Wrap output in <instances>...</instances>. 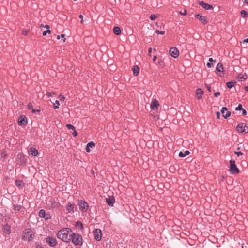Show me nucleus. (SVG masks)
Here are the masks:
<instances>
[{"mask_svg":"<svg viewBox=\"0 0 248 248\" xmlns=\"http://www.w3.org/2000/svg\"><path fill=\"white\" fill-rule=\"evenodd\" d=\"M71 230L68 228H63L60 230L57 233L58 237L63 242L68 243L71 241Z\"/></svg>","mask_w":248,"mask_h":248,"instance_id":"nucleus-1","label":"nucleus"},{"mask_svg":"<svg viewBox=\"0 0 248 248\" xmlns=\"http://www.w3.org/2000/svg\"><path fill=\"white\" fill-rule=\"evenodd\" d=\"M71 240L75 245L81 246L82 245V237L81 235L71 232Z\"/></svg>","mask_w":248,"mask_h":248,"instance_id":"nucleus-2","label":"nucleus"},{"mask_svg":"<svg viewBox=\"0 0 248 248\" xmlns=\"http://www.w3.org/2000/svg\"><path fill=\"white\" fill-rule=\"evenodd\" d=\"M33 234V232L30 229H26L24 232L22 238L25 240L31 241Z\"/></svg>","mask_w":248,"mask_h":248,"instance_id":"nucleus-3","label":"nucleus"},{"mask_svg":"<svg viewBox=\"0 0 248 248\" xmlns=\"http://www.w3.org/2000/svg\"><path fill=\"white\" fill-rule=\"evenodd\" d=\"M230 171L232 174L238 173L239 172V170L237 168L234 160L230 161Z\"/></svg>","mask_w":248,"mask_h":248,"instance_id":"nucleus-4","label":"nucleus"},{"mask_svg":"<svg viewBox=\"0 0 248 248\" xmlns=\"http://www.w3.org/2000/svg\"><path fill=\"white\" fill-rule=\"evenodd\" d=\"M236 130L239 132L247 133L248 132V124H240L237 126Z\"/></svg>","mask_w":248,"mask_h":248,"instance_id":"nucleus-5","label":"nucleus"},{"mask_svg":"<svg viewBox=\"0 0 248 248\" xmlns=\"http://www.w3.org/2000/svg\"><path fill=\"white\" fill-rule=\"evenodd\" d=\"M78 205L80 210L82 212H86L89 208L88 204L84 201L80 200L78 201Z\"/></svg>","mask_w":248,"mask_h":248,"instance_id":"nucleus-6","label":"nucleus"},{"mask_svg":"<svg viewBox=\"0 0 248 248\" xmlns=\"http://www.w3.org/2000/svg\"><path fill=\"white\" fill-rule=\"evenodd\" d=\"M46 242L50 247H54L57 244L56 239L52 237H48L46 238Z\"/></svg>","mask_w":248,"mask_h":248,"instance_id":"nucleus-7","label":"nucleus"},{"mask_svg":"<svg viewBox=\"0 0 248 248\" xmlns=\"http://www.w3.org/2000/svg\"><path fill=\"white\" fill-rule=\"evenodd\" d=\"M94 238L96 241H100L102 237V232L100 229H96L93 232Z\"/></svg>","mask_w":248,"mask_h":248,"instance_id":"nucleus-8","label":"nucleus"},{"mask_svg":"<svg viewBox=\"0 0 248 248\" xmlns=\"http://www.w3.org/2000/svg\"><path fill=\"white\" fill-rule=\"evenodd\" d=\"M170 54L173 58H177L179 54L178 50L176 47H171L170 49Z\"/></svg>","mask_w":248,"mask_h":248,"instance_id":"nucleus-9","label":"nucleus"},{"mask_svg":"<svg viewBox=\"0 0 248 248\" xmlns=\"http://www.w3.org/2000/svg\"><path fill=\"white\" fill-rule=\"evenodd\" d=\"M221 112L222 114L223 117L226 119L231 115V112L228 111L227 108L223 107L221 108Z\"/></svg>","mask_w":248,"mask_h":248,"instance_id":"nucleus-10","label":"nucleus"},{"mask_svg":"<svg viewBox=\"0 0 248 248\" xmlns=\"http://www.w3.org/2000/svg\"><path fill=\"white\" fill-rule=\"evenodd\" d=\"M195 17L199 19L203 24H206L208 22V20L207 18L204 16L201 15L200 14H196L195 15Z\"/></svg>","mask_w":248,"mask_h":248,"instance_id":"nucleus-11","label":"nucleus"},{"mask_svg":"<svg viewBox=\"0 0 248 248\" xmlns=\"http://www.w3.org/2000/svg\"><path fill=\"white\" fill-rule=\"evenodd\" d=\"M199 4L206 10H211L213 9V6L212 5L205 3L203 1L199 2Z\"/></svg>","mask_w":248,"mask_h":248,"instance_id":"nucleus-12","label":"nucleus"},{"mask_svg":"<svg viewBox=\"0 0 248 248\" xmlns=\"http://www.w3.org/2000/svg\"><path fill=\"white\" fill-rule=\"evenodd\" d=\"M74 204L71 203H68L66 205V210L69 213H72L74 212Z\"/></svg>","mask_w":248,"mask_h":248,"instance_id":"nucleus-13","label":"nucleus"},{"mask_svg":"<svg viewBox=\"0 0 248 248\" xmlns=\"http://www.w3.org/2000/svg\"><path fill=\"white\" fill-rule=\"evenodd\" d=\"M18 124L19 125H24L26 124L25 117L20 116L18 120Z\"/></svg>","mask_w":248,"mask_h":248,"instance_id":"nucleus-14","label":"nucleus"},{"mask_svg":"<svg viewBox=\"0 0 248 248\" xmlns=\"http://www.w3.org/2000/svg\"><path fill=\"white\" fill-rule=\"evenodd\" d=\"M159 106V103L156 100H153L150 105L151 108L152 109H155V108H157Z\"/></svg>","mask_w":248,"mask_h":248,"instance_id":"nucleus-15","label":"nucleus"},{"mask_svg":"<svg viewBox=\"0 0 248 248\" xmlns=\"http://www.w3.org/2000/svg\"><path fill=\"white\" fill-rule=\"evenodd\" d=\"M196 94L197 95V98L198 99H201L202 98V95L203 94V92L201 89L198 88L196 90Z\"/></svg>","mask_w":248,"mask_h":248,"instance_id":"nucleus-16","label":"nucleus"},{"mask_svg":"<svg viewBox=\"0 0 248 248\" xmlns=\"http://www.w3.org/2000/svg\"><path fill=\"white\" fill-rule=\"evenodd\" d=\"M247 75L246 74H239L237 77V78L238 79V81H244L245 80H246L247 78Z\"/></svg>","mask_w":248,"mask_h":248,"instance_id":"nucleus-17","label":"nucleus"},{"mask_svg":"<svg viewBox=\"0 0 248 248\" xmlns=\"http://www.w3.org/2000/svg\"><path fill=\"white\" fill-rule=\"evenodd\" d=\"M3 232L6 234H10L11 232L10 227L7 224L4 225L3 228Z\"/></svg>","mask_w":248,"mask_h":248,"instance_id":"nucleus-18","label":"nucleus"},{"mask_svg":"<svg viewBox=\"0 0 248 248\" xmlns=\"http://www.w3.org/2000/svg\"><path fill=\"white\" fill-rule=\"evenodd\" d=\"M95 146V144L93 142H90L89 143H88L86 147V151L87 152H90V148H92L93 147H94Z\"/></svg>","mask_w":248,"mask_h":248,"instance_id":"nucleus-19","label":"nucleus"},{"mask_svg":"<svg viewBox=\"0 0 248 248\" xmlns=\"http://www.w3.org/2000/svg\"><path fill=\"white\" fill-rule=\"evenodd\" d=\"M139 68L138 66H134L132 68V71L134 76H137L139 73Z\"/></svg>","mask_w":248,"mask_h":248,"instance_id":"nucleus-20","label":"nucleus"},{"mask_svg":"<svg viewBox=\"0 0 248 248\" xmlns=\"http://www.w3.org/2000/svg\"><path fill=\"white\" fill-rule=\"evenodd\" d=\"M28 108L30 110H31V112L33 113H34L36 112H40V109L35 110V109H33V106L31 103L28 104Z\"/></svg>","mask_w":248,"mask_h":248,"instance_id":"nucleus-21","label":"nucleus"},{"mask_svg":"<svg viewBox=\"0 0 248 248\" xmlns=\"http://www.w3.org/2000/svg\"><path fill=\"white\" fill-rule=\"evenodd\" d=\"M189 153V151L188 150H186L184 152H180L179 153V156L181 157H184L187 155Z\"/></svg>","mask_w":248,"mask_h":248,"instance_id":"nucleus-22","label":"nucleus"},{"mask_svg":"<svg viewBox=\"0 0 248 248\" xmlns=\"http://www.w3.org/2000/svg\"><path fill=\"white\" fill-rule=\"evenodd\" d=\"M22 208V206L21 205H16L14 204L13 205V210H14L15 211H20Z\"/></svg>","mask_w":248,"mask_h":248,"instance_id":"nucleus-23","label":"nucleus"},{"mask_svg":"<svg viewBox=\"0 0 248 248\" xmlns=\"http://www.w3.org/2000/svg\"><path fill=\"white\" fill-rule=\"evenodd\" d=\"M113 32L115 34L118 35L121 34L120 28L118 27H115L113 30Z\"/></svg>","mask_w":248,"mask_h":248,"instance_id":"nucleus-24","label":"nucleus"},{"mask_svg":"<svg viewBox=\"0 0 248 248\" xmlns=\"http://www.w3.org/2000/svg\"><path fill=\"white\" fill-rule=\"evenodd\" d=\"M106 203L110 205V206H113V204L114 203V199H111V198H106Z\"/></svg>","mask_w":248,"mask_h":248,"instance_id":"nucleus-25","label":"nucleus"},{"mask_svg":"<svg viewBox=\"0 0 248 248\" xmlns=\"http://www.w3.org/2000/svg\"><path fill=\"white\" fill-rule=\"evenodd\" d=\"M223 68V66H222V64L220 63H218L217 64V67H216V70L218 71V72H223V71H222Z\"/></svg>","mask_w":248,"mask_h":248,"instance_id":"nucleus-26","label":"nucleus"},{"mask_svg":"<svg viewBox=\"0 0 248 248\" xmlns=\"http://www.w3.org/2000/svg\"><path fill=\"white\" fill-rule=\"evenodd\" d=\"M30 152H31V154L32 156H36L38 154V151L34 148H31Z\"/></svg>","mask_w":248,"mask_h":248,"instance_id":"nucleus-27","label":"nucleus"},{"mask_svg":"<svg viewBox=\"0 0 248 248\" xmlns=\"http://www.w3.org/2000/svg\"><path fill=\"white\" fill-rule=\"evenodd\" d=\"M45 215H46V213H45V211L43 209H41L39 211V216L40 217H42V218H45Z\"/></svg>","mask_w":248,"mask_h":248,"instance_id":"nucleus-28","label":"nucleus"},{"mask_svg":"<svg viewBox=\"0 0 248 248\" xmlns=\"http://www.w3.org/2000/svg\"><path fill=\"white\" fill-rule=\"evenodd\" d=\"M236 83L235 81H230L227 83L226 85L228 88H232L234 84Z\"/></svg>","mask_w":248,"mask_h":248,"instance_id":"nucleus-29","label":"nucleus"},{"mask_svg":"<svg viewBox=\"0 0 248 248\" xmlns=\"http://www.w3.org/2000/svg\"><path fill=\"white\" fill-rule=\"evenodd\" d=\"M76 226L79 229L82 230L83 228V224L80 222H77L76 224Z\"/></svg>","mask_w":248,"mask_h":248,"instance_id":"nucleus-30","label":"nucleus"},{"mask_svg":"<svg viewBox=\"0 0 248 248\" xmlns=\"http://www.w3.org/2000/svg\"><path fill=\"white\" fill-rule=\"evenodd\" d=\"M241 14L243 17H246L248 16V12H246L245 10H242L241 11Z\"/></svg>","mask_w":248,"mask_h":248,"instance_id":"nucleus-31","label":"nucleus"},{"mask_svg":"<svg viewBox=\"0 0 248 248\" xmlns=\"http://www.w3.org/2000/svg\"><path fill=\"white\" fill-rule=\"evenodd\" d=\"M60 105L59 102L58 100L55 101V103L54 104V106L53 107V108L54 109L58 108H59V106Z\"/></svg>","mask_w":248,"mask_h":248,"instance_id":"nucleus-32","label":"nucleus"},{"mask_svg":"<svg viewBox=\"0 0 248 248\" xmlns=\"http://www.w3.org/2000/svg\"><path fill=\"white\" fill-rule=\"evenodd\" d=\"M54 94H55V93L53 92H47V93H46V95L48 97H52Z\"/></svg>","mask_w":248,"mask_h":248,"instance_id":"nucleus-33","label":"nucleus"},{"mask_svg":"<svg viewBox=\"0 0 248 248\" xmlns=\"http://www.w3.org/2000/svg\"><path fill=\"white\" fill-rule=\"evenodd\" d=\"M66 127L68 129H72V130H74L75 129V127L74 126H73L71 124H66Z\"/></svg>","mask_w":248,"mask_h":248,"instance_id":"nucleus-34","label":"nucleus"},{"mask_svg":"<svg viewBox=\"0 0 248 248\" xmlns=\"http://www.w3.org/2000/svg\"><path fill=\"white\" fill-rule=\"evenodd\" d=\"M243 109L241 104H239L238 106L235 108L236 110H240Z\"/></svg>","mask_w":248,"mask_h":248,"instance_id":"nucleus-35","label":"nucleus"},{"mask_svg":"<svg viewBox=\"0 0 248 248\" xmlns=\"http://www.w3.org/2000/svg\"><path fill=\"white\" fill-rule=\"evenodd\" d=\"M51 31L50 30H47L46 31H44L43 32V35L45 36L47 33H50Z\"/></svg>","mask_w":248,"mask_h":248,"instance_id":"nucleus-36","label":"nucleus"},{"mask_svg":"<svg viewBox=\"0 0 248 248\" xmlns=\"http://www.w3.org/2000/svg\"><path fill=\"white\" fill-rule=\"evenodd\" d=\"M150 18L152 20H154L156 18V16L155 15H151L150 16Z\"/></svg>","mask_w":248,"mask_h":248,"instance_id":"nucleus-37","label":"nucleus"},{"mask_svg":"<svg viewBox=\"0 0 248 248\" xmlns=\"http://www.w3.org/2000/svg\"><path fill=\"white\" fill-rule=\"evenodd\" d=\"M156 33L157 34H165V31H159V30L156 31Z\"/></svg>","mask_w":248,"mask_h":248,"instance_id":"nucleus-38","label":"nucleus"},{"mask_svg":"<svg viewBox=\"0 0 248 248\" xmlns=\"http://www.w3.org/2000/svg\"><path fill=\"white\" fill-rule=\"evenodd\" d=\"M179 13H180V14H181V15H182L185 16V15H186L187 12H186V10H185H185H184V12L180 11V12H179Z\"/></svg>","mask_w":248,"mask_h":248,"instance_id":"nucleus-39","label":"nucleus"},{"mask_svg":"<svg viewBox=\"0 0 248 248\" xmlns=\"http://www.w3.org/2000/svg\"><path fill=\"white\" fill-rule=\"evenodd\" d=\"M234 154L237 155V156H239L240 155H242L243 153L241 152H234Z\"/></svg>","mask_w":248,"mask_h":248,"instance_id":"nucleus-40","label":"nucleus"},{"mask_svg":"<svg viewBox=\"0 0 248 248\" xmlns=\"http://www.w3.org/2000/svg\"><path fill=\"white\" fill-rule=\"evenodd\" d=\"M22 182L21 181H16V185L17 186H20L22 185Z\"/></svg>","mask_w":248,"mask_h":248,"instance_id":"nucleus-41","label":"nucleus"},{"mask_svg":"<svg viewBox=\"0 0 248 248\" xmlns=\"http://www.w3.org/2000/svg\"><path fill=\"white\" fill-rule=\"evenodd\" d=\"M59 98L60 100H61V101H64L65 99V97L61 95L59 96Z\"/></svg>","mask_w":248,"mask_h":248,"instance_id":"nucleus-42","label":"nucleus"},{"mask_svg":"<svg viewBox=\"0 0 248 248\" xmlns=\"http://www.w3.org/2000/svg\"><path fill=\"white\" fill-rule=\"evenodd\" d=\"M220 92H216V93H214V95H215V97H217L218 96H219V95H220Z\"/></svg>","mask_w":248,"mask_h":248,"instance_id":"nucleus-43","label":"nucleus"},{"mask_svg":"<svg viewBox=\"0 0 248 248\" xmlns=\"http://www.w3.org/2000/svg\"><path fill=\"white\" fill-rule=\"evenodd\" d=\"M242 115H246V114H247V112H246V110H245V109L243 108V109H242Z\"/></svg>","mask_w":248,"mask_h":248,"instance_id":"nucleus-44","label":"nucleus"},{"mask_svg":"<svg viewBox=\"0 0 248 248\" xmlns=\"http://www.w3.org/2000/svg\"><path fill=\"white\" fill-rule=\"evenodd\" d=\"M216 116H217V119H219L220 118V113L219 112H216Z\"/></svg>","mask_w":248,"mask_h":248,"instance_id":"nucleus-45","label":"nucleus"},{"mask_svg":"<svg viewBox=\"0 0 248 248\" xmlns=\"http://www.w3.org/2000/svg\"><path fill=\"white\" fill-rule=\"evenodd\" d=\"M79 18H80V19H81V23H83V16L80 15L79 16Z\"/></svg>","mask_w":248,"mask_h":248,"instance_id":"nucleus-46","label":"nucleus"},{"mask_svg":"<svg viewBox=\"0 0 248 248\" xmlns=\"http://www.w3.org/2000/svg\"><path fill=\"white\" fill-rule=\"evenodd\" d=\"M74 132L73 133V135L74 137H75V136H77L78 133L76 132V131L75 129H74Z\"/></svg>","mask_w":248,"mask_h":248,"instance_id":"nucleus-47","label":"nucleus"},{"mask_svg":"<svg viewBox=\"0 0 248 248\" xmlns=\"http://www.w3.org/2000/svg\"><path fill=\"white\" fill-rule=\"evenodd\" d=\"M212 64L211 62H208L207 63V66L209 68L211 67Z\"/></svg>","mask_w":248,"mask_h":248,"instance_id":"nucleus-48","label":"nucleus"},{"mask_svg":"<svg viewBox=\"0 0 248 248\" xmlns=\"http://www.w3.org/2000/svg\"><path fill=\"white\" fill-rule=\"evenodd\" d=\"M152 51V48H149V49H148V53H149V55H150L151 52Z\"/></svg>","mask_w":248,"mask_h":248,"instance_id":"nucleus-49","label":"nucleus"},{"mask_svg":"<svg viewBox=\"0 0 248 248\" xmlns=\"http://www.w3.org/2000/svg\"><path fill=\"white\" fill-rule=\"evenodd\" d=\"M209 61L210 62H216V60H213L212 58H209Z\"/></svg>","mask_w":248,"mask_h":248,"instance_id":"nucleus-50","label":"nucleus"},{"mask_svg":"<svg viewBox=\"0 0 248 248\" xmlns=\"http://www.w3.org/2000/svg\"><path fill=\"white\" fill-rule=\"evenodd\" d=\"M206 88L207 89V90H208L209 91H210V90H211V87H210L209 85H206Z\"/></svg>","mask_w":248,"mask_h":248,"instance_id":"nucleus-51","label":"nucleus"},{"mask_svg":"<svg viewBox=\"0 0 248 248\" xmlns=\"http://www.w3.org/2000/svg\"><path fill=\"white\" fill-rule=\"evenodd\" d=\"M245 43H248V38H247L243 40V43L244 44Z\"/></svg>","mask_w":248,"mask_h":248,"instance_id":"nucleus-52","label":"nucleus"},{"mask_svg":"<svg viewBox=\"0 0 248 248\" xmlns=\"http://www.w3.org/2000/svg\"><path fill=\"white\" fill-rule=\"evenodd\" d=\"M156 59H157V57L156 56H155L154 57V58H153V60L154 62H155V61L156 60Z\"/></svg>","mask_w":248,"mask_h":248,"instance_id":"nucleus-53","label":"nucleus"},{"mask_svg":"<svg viewBox=\"0 0 248 248\" xmlns=\"http://www.w3.org/2000/svg\"><path fill=\"white\" fill-rule=\"evenodd\" d=\"M45 28H46V29H49L50 26L48 25H46L45 26Z\"/></svg>","mask_w":248,"mask_h":248,"instance_id":"nucleus-54","label":"nucleus"},{"mask_svg":"<svg viewBox=\"0 0 248 248\" xmlns=\"http://www.w3.org/2000/svg\"><path fill=\"white\" fill-rule=\"evenodd\" d=\"M158 64H159L160 65H161V63H162V61H161V60H159V61H158Z\"/></svg>","mask_w":248,"mask_h":248,"instance_id":"nucleus-55","label":"nucleus"},{"mask_svg":"<svg viewBox=\"0 0 248 248\" xmlns=\"http://www.w3.org/2000/svg\"><path fill=\"white\" fill-rule=\"evenodd\" d=\"M245 90L246 91H248V86L245 87Z\"/></svg>","mask_w":248,"mask_h":248,"instance_id":"nucleus-56","label":"nucleus"},{"mask_svg":"<svg viewBox=\"0 0 248 248\" xmlns=\"http://www.w3.org/2000/svg\"><path fill=\"white\" fill-rule=\"evenodd\" d=\"M65 36V35L63 34H62L61 35L60 37H62V38H64Z\"/></svg>","mask_w":248,"mask_h":248,"instance_id":"nucleus-57","label":"nucleus"},{"mask_svg":"<svg viewBox=\"0 0 248 248\" xmlns=\"http://www.w3.org/2000/svg\"><path fill=\"white\" fill-rule=\"evenodd\" d=\"M244 2L246 4H248V0H245Z\"/></svg>","mask_w":248,"mask_h":248,"instance_id":"nucleus-58","label":"nucleus"},{"mask_svg":"<svg viewBox=\"0 0 248 248\" xmlns=\"http://www.w3.org/2000/svg\"><path fill=\"white\" fill-rule=\"evenodd\" d=\"M28 32V31H25V32L24 33V34L27 35Z\"/></svg>","mask_w":248,"mask_h":248,"instance_id":"nucleus-59","label":"nucleus"},{"mask_svg":"<svg viewBox=\"0 0 248 248\" xmlns=\"http://www.w3.org/2000/svg\"><path fill=\"white\" fill-rule=\"evenodd\" d=\"M60 38V36L58 35L57 37V39H59Z\"/></svg>","mask_w":248,"mask_h":248,"instance_id":"nucleus-60","label":"nucleus"},{"mask_svg":"<svg viewBox=\"0 0 248 248\" xmlns=\"http://www.w3.org/2000/svg\"><path fill=\"white\" fill-rule=\"evenodd\" d=\"M36 248H43L41 246H38V247H37Z\"/></svg>","mask_w":248,"mask_h":248,"instance_id":"nucleus-61","label":"nucleus"},{"mask_svg":"<svg viewBox=\"0 0 248 248\" xmlns=\"http://www.w3.org/2000/svg\"><path fill=\"white\" fill-rule=\"evenodd\" d=\"M40 27H45V26H44L43 24H41V25H40Z\"/></svg>","mask_w":248,"mask_h":248,"instance_id":"nucleus-62","label":"nucleus"},{"mask_svg":"<svg viewBox=\"0 0 248 248\" xmlns=\"http://www.w3.org/2000/svg\"><path fill=\"white\" fill-rule=\"evenodd\" d=\"M65 38H64L63 42H65Z\"/></svg>","mask_w":248,"mask_h":248,"instance_id":"nucleus-63","label":"nucleus"}]
</instances>
